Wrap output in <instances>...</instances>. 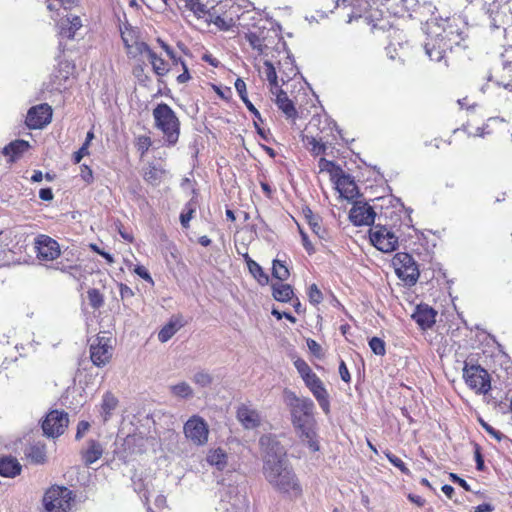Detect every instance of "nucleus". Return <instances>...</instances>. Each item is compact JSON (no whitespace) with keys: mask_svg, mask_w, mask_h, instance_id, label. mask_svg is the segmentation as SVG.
<instances>
[{"mask_svg":"<svg viewBox=\"0 0 512 512\" xmlns=\"http://www.w3.org/2000/svg\"><path fill=\"white\" fill-rule=\"evenodd\" d=\"M153 71L158 76H164L169 72V64L164 59L159 57L153 50L147 56Z\"/></svg>","mask_w":512,"mask_h":512,"instance_id":"39","label":"nucleus"},{"mask_svg":"<svg viewBox=\"0 0 512 512\" xmlns=\"http://www.w3.org/2000/svg\"><path fill=\"white\" fill-rule=\"evenodd\" d=\"M194 382L201 387H207L212 383V377L206 372H198L194 375Z\"/></svg>","mask_w":512,"mask_h":512,"instance_id":"57","label":"nucleus"},{"mask_svg":"<svg viewBox=\"0 0 512 512\" xmlns=\"http://www.w3.org/2000/svg\"><path fill=\"white\" fill-rule=\"evenodd\" d=\"M463 378L468 387L478 394H486L491 389L490 375L480 365L465 364L463 368Z\"/></svg>","mask_w":512,"mask_h":512,"instance_id":"7","label":"nucleus"},{"mask_svg":"<svg viewBox=\"0 0 512 512\" xmlns=\"http://www.w3.org/2000/svg\"><path fill=\"white\" fill-rule=\"evenodd\" d=\"M207 462L219 470H223L227 464V454L221 448L212 449L207 455Z\"/></svg>","mask_w":512,"mask_h":512,"instance_id":"37","label":"nucleus"},{"mask_svg":"<svg viewBox=\"0 0 512 512\" xmlns=\"http://www.w3.org/2000/svg\"><path fill=\"white\" fill-rule=\"evenodd\" d=\"M271 93L276 96L275 103L278 109L282 111L287 119L295 121L298 117V112L293 101L289 99L287 93L284 92L281 88L276 90H273L272 88Z\"/></svg>","mask_w":512,"mask_h":512,"instance_id":"21","label":"nucleus"},{"mask_svg":"<svg viewBox=\"0 0 512 512\" xmlns=\"http://www.w3.org/2000/svg\"><path fill=\"white\" fill-rule=\"evenodd\" d=\"M171 392L173 395L180 398H188L192 396V389L186 382H181L171 386Z\"/></svg>","mask_w":512,"mask_h":512,"instance_id":"46","label":"nucleus"},{"mask_svg":"<svg viewBox=\"0 0 512 512\" xmlns=\"http://www.w3.org/2000/svg\"><path fill=\"white\" fill-rule=\"evenodd\" d=\"M135 146L140 156L143 157L152 146V140L147 135H140L136 138Z\"/></svg>","mask_w":512,"mask_h":512,"instance_id":"45","label":"nucleus"},{"mask_svg":"<svg viewBox=\"0 0 512 512\" xmlns=\"http://www.w3.org/2000/svg\"><path fill=\"white\" fill-rule=\"evenodd\" d=\"M336 4L342 11V16L347 18V23L362 17H370V0H336Z\"/></svg>","mask_w":512,"mask_h":512,"instance_id":"11","label":"nucleus"},{"mask_svg":"<svg viewBox=\"0 0 512 512\" xmlns=\"http://www.w3.org/2000/svg\"><path fill=\"white\" fill-rule=\"evenodd\" d=\"M90 423L86 420H81L77 424L75 439L81 440L85 434L90 430Z\"/></svg>","mask_w":512,"mask_h":512,"instance_id":"58","label":"nucleus"},{"mask_svg":"<svg viewBox=\"0 0 512 512\" xmlns=\"http://www.w3.org/2000/svg\"><path fill=\"white\" fill-rule=\"evenodd\" d=\"M133 272L146 282L152 285L154 284L153 278L151 277L149 271L144 266L136 265L133 269Z\"/></svg>","mask_w":512,"mask_h":512,"instance_id":"59","label":"nucleus"},{"mask_svg":"<svg viewBox=\"0 0 512 512\" xmlns=\"http://www.w3.org/2000/svg\"><path fill=\"white\" fill-rule=\"evenodd\" d=\"M217 1L218 0H193L186 4L184 8L190 11L197 19H202L207 23L215 7L214 3H217Z\"/></svg>","mask_w":512,"mask_h":512,"instance_id":"20","label":"nucleus"},{"mask_svg":"<svg viewBox=\"0 0 512 512\" xmlns=\"http://www.w3.org/2000/svg\"><path fill=\"white\" fill-rule=\"evenodd\" d=\"M293 364L298 374L300 375L301 379L303 380L305 386L309 389V391L317 400L320 408L323 410L325 414H329L330 398L323 381L315 372H313L311 367L304 359L298 357L293 361Z\"/></svg>","mask_w":512,"mask_h":512,"instance_id":"3","label":"nucleus"},{"mask_svg":"<svg viewBox=\"0 0 512 512\" xmlns=\"http://www.w3.org/2000/svg\"><path fill=\"white\" fill-rule=\"evenodd\" d=\"M369 238L378 250L389 253L398 246V237L385 226L376 225L369 230Z\"/></svg>","mask_w":512,"mask_h":512,"instance_id":"10","label":"nucleus"},{"mask_svg":"<svg viewBox=\"0 0 512 512\" xmlns=\"http://www.w3.org/2000/svg\"><path fill=\"white\" fill-rule=\"evenodd\" d=\"M369 347L378 356H384L386 353L385 342L379 337H372L369 340Z\"/></svg>","mask_w":512,"mask_h":512,"instance_id":"49","label":"nucleus"},{"mask_svg":"<svg viewBox=\"0 0 512 512\" xmlns=\"http://www.w3.org/2000/svg\"><path fill=\"white\" fill-rule=\"evenodd\" d=\"M272 276L273 278L284 282L290 277V271L287 261L281 259H274L272 262Z\"/></svg>","mask_w":512,"mask_h":512,"instance_id":"35","label":"nucleus"},{"mask_svg":"<svg viewBox=\"0 0 512 512\" xmlns=\"http://www.w3.org/2000/svg\"><path fill=\"white\" fill-rule=\"evenodd\" d=\"M302 141L306 149L314 156L322 155L326 151V144L314 136L304 135Z\"/></svg>","mask_w":512,"mask_h":512,"instance_id":"34","label":"nucleus"},{"mask_svg":"<svg viewBox=\"0 0 512 512\" xmlns=\"http://www.w3.org/2000/svg\"><path fill=\"white\" fill-rule=\"evenodd\" d=\"M244 260L247 264V268L250 272V274L253 276V278L262 286H265L269 283V276L268 274L263 270V268L254 261L248 253H245L243 255Z\"/></svg>","mask_w":512,"mask_h":512,"instance_id":"31","label":"nucleus"},{"mask_svg":"<svg viewBox=\"0 0 512 512\" xmlns=\"http://www.w3.org/2000/svg\"><path fill=\"white\" fill-rule=\"evenodd\" d=\"M307 347L309 351L318 359H322L324 357V351L322 346L314 339L308 338L306 340Z\"/></svg>","mask_w":512,"mask_h":512,"instance_id":"51","label":"nucleus"},{"mask_svg":"<svg viewBox=\"0 0 512 512\" xmlns=\"http://www.w3.org/2000/svg\"><path fill=\"white\" fill-rule=\"evenodd\" d=\"M22 465L16 457L11 455L0 457V476L6 478H14L20 475Z\"/></svg>","mask_w":512,"mask_h":512,"instance_id":"26","label":"nucleus"},{"mask_svg":"<svg viewBox=\"0 0 512 512\" xmlns=\"http://www.w3.org/2000/svg\"><path fill=\"white\" fill-rule=\"evenodd\" d=\"M87 297L89 304L94 308L98 309L104 304V298L101 292L96 288H91L87 291Z\"/></svg>","mask_w":512,"mask_h":512,"instance_id":"44","label":"nucleus"},{"mask_svg":"<svg viewBox=\"0 0 512 512\" xmlns=\"http://www.w3.org/2000/svg\"><path fill=\"white\" fill-rule=\"evenodd\" d=\"M292 426L301 442L307 444L308 448L312 452H317L320 450V443L317 433V420H310Z\"/></svg>","mask_w":512,"mask_h":512,"instance_id":"13","label":"nucleus"},{"mask_svg":"<svg viewBox=\"0 0 512 512\" xmlns=\"http://www.w3.org/2000/svg\"><path fill=\"white\" fill-rule=\"evenodd\" d=\"M89 147H87V144H83L78 151L73 153L72 160L74 164H78L81 162L82 158L84 156L89 155Z\"/></svg>","mask_w":512,"mask_h":512,"instance_id":"61","label":"nucleus"},{"mask_svg":"<svg viewBox=\"0 0 512 512\" xmlns=\"http://www.w3.org/2000/svg\"><path fill=\"white\" fill-rule=\"evenodd\" d=\"M75 500L73 492L64 486L53 485L43 496V505L47 512H69Z\"/></svg>","mask_w":512,"mask_h":512,"instance_id":"5","label":"nucleus"},{"mask_svg":"<svg viewBox=\"0 0 512 512\" xmlns=\"http://www.w3.org/2000/svg\"><path fill=\"white\" fill-rule=\"evenodd\" d=\"M438 36L439 40L445 44L450 52H452L454 48L465 49L467 47L464 44L465 36L456 25H447Z\"/></svg>","mask_w":512,"mask_h":512,"instance_id":"18","label":"nucleus"},{"mask_svg":"<svg viewBox=\"0 0 512 512\" xmlns=\"http://www.w3.org/2000/svg\"><path fill=\"white\" fill-rule=\"evenodd\" d=\"M376 213L366 202L357 201L353 204L349 219L355 226H369L374 223Z\"/></svg>","mask_w":512,"mask_h":512,"instance_id":"16","label":"nucleus"},{"mask_svg":"<svg viewBox=\"0 0 512 512\" xmlns=\"http://www.w3.org/2000/svg\"><path fill=\"white\" fill-rule=\"evenodd\" d=\"M69 425V415L64 410H50L41 422L43 435L58 438L65 433Z\"/></svg>","mask_w":512,"mask_h":512,"instance_id":"8","label":"nucleus"},{"mask_svg":"<svg viewBox=\"0 0 512 512\" xmlns=\"http://www.w3.org/2000/svg\"><path fill=\"white\" fill-rule=\"evenodd\" d=\"M72 258L64 257L58 263L57 267L63 272H70L72 270H78L77 259L74 258V254L70 253Z\"/></svg>","mask_w":512,"mask_h":512,"instance_id":"47","label":"nucleus"},{"mask_svg":"<svg viewBox=\"0 0 512 512\" xmlns=\"http://www.w3.org/2000/svg\"><path fill=\"white\" fill-rule=\"evenodd\" d=\"M284 402L288 407L291 424L296 425L315 418V405L308 397H299L292 390H284Z\"/></svg>","mask_w":512,"mask_h":512,"instance_id":"4","label":"nucleus"},{"mask_svg":"<svg viewBox=\"0 0 512 512\" xmlns=\"http://www.w3.org/2000/svg\"><path fill=\"white\" fill-rule=\"evenodd\" d=\"M82 27L79 16L67 17L60 26V35L67 39H73L76 31Z\"/></svg>","mask_w":512,"mask_h":512,"instance_id":"32","label":"nucleus"},{"mask_svg":"<svg viewBox=\"0 0 512 512\" xmlns=\"http://www.w3.org/2000/svg\"><path fill=\"white\" fill-rule=\"evenodd\" d=\"M235 89L240 97V99L243 101L244 104L248 103L250 100L248 99L247 90H246V83L243 79L237 78L235 81Z\"/></svg>","mask_w":512,"mask_h":512,"instance_id":"54","label":"nucleus"},{"mask_svg":"<svg viewBox=\"0 0 512 512\" xmlns=\"http://www.w3.org/2000/svg\"><path fill=\"white\" fill-rule=\"evenodd\" d=\"M158 43L165 50L168 57L172 60L173 64L177 66L178 63H180L183 68V72L177 76V82L180 84L187 83L191 79V76L185 62L182 61L181 58H177L173 49L164 41L158 39Z\"/></svg>","mask_w":512,"mask_h":512,"instance_id":"29","label":"nucleus"},{"mask_svg":"<svg viewBox=\"0 0 512 512\" xmlns=\"http://www.w3.org/2000/svg\"><path fill=\"white\" fill-rule=\"evenodd\" d=\"M236 417L246 429L257 428L261 423L258 411L245 404H241L237 408Z\"/></svg>","mask_w":512,"mask_h":512,"instance_id":"22","label":"nucleus"},{"mask_svg":"<svg viewBox=\"0 0 512 512\" xmlns=\"http://www.w3.org/2000/svg\"><path fill=\"white\" fill-rule=\"evenodd\" d=\"M36 257L41 262H48L60 256L59 243L48 235L40 234L34 240Z\"/></svg>","mask_w":512,"mask_h":512,"instance_id":"12","label":"nucleus"},{"mask_svg":"<svg viewBox=\"0 0 512 512\" xmlns=\"http://www.w3.org/2000/svg\"><path fill=\"white\" fill-rule=\"evenodd\" d=\"M318 167L320 171H326L329 173H333L335 170L337 173H339V169H341L339 166L336 165L334 161L327 160L326 158H320L318 161Z\"/></svg>","mask_w":512,"mask_h":512,"instance_id":"53","label":"nucleus"},{"mask_svg":"<svg viewBox=\"0 0 512 512\" xmlns=\"http://www.w3.org/2000/svg\"><path fill=\"white\" fill-rule=\"evenodd\" d=\"M104 453L102 444L95 439H90L87 442V447L81 450L80 455L82 461L86 466H90L98 461Z\"/></svg>","mask_w":512,"mask_h":512,"instance_id":"23","label":"nucleus"},{"mask_svg":"<svg viewBox=\"0 0 512 512\" xmlns=\"http://www.w3.org/2000/svg\"><path fill=\"white\" fill-rule=\"evenodd\" d=\"M307 295L309 302L313 305H318L323 301V294L315 283L308 287Z\"/></svg>","mask_w":512,"mask_h":512,"instance_id":"48","label":"nucleus"},{"mask_svg":"<svg viewBox=\"0 0 512 512\" xmlns=\"http://www.w3.org/2000/svg\"><path fill=\"white\" fill-rule=\"evenodd\" d=\"M25 457L33 464H44L46 462V446L38 442L28 446L24 451Z\"/></svg>","mask_w":512,"mask_h":512,"instance_id":"30","label":"nucleus"},{"mask_svg":"<svg viewBox=\"0 0 512 512\" xmlns=\"http://www.w3.org/2000/svg\"><path fill=\"white\" fill-rule=\"evenodd\" d=\"M163 174L164 170L157 168L155 165H149L144 170L143 178L148 184L157 186L160 184Z\"/></svg>","mask_w":512,"mask_h":512,"instance_id":"41","label":"nucleus"},{"mask_svg":"<svg viewBox=\"0 0 512 512\" xmlns=\"http://www.w3.org/2000/svg\"><path fill=\"white\" fill-rule=\"evenodd\" d=\"M388 461L396 468H398L403 474L410 476L411 471L406 466V464L396 455H394L392 452L387 451L384 453Z\"/></svg>","mask_w":512,"mask_h":512,"instance_id":"43","label":"nucleus"},{"mask_svg":"<svg viewBox=\"0 0 512 512\" xmlns=\"http://www.w3.org/2000/svg\"><path fill=\"white\" fill-rule=\"evenodd\" d=\"M228 6L230 8L234 7V5L230 4L228 1L222 2L221 0H218L207 23H213L221 30H229L233 27L235 22L233 17L227 11Z\"/></svg>","mask_w":512,"mask_h":512,"instance_id":"17","label":"nucleus"},{"mask_svg":"<svg viewBox=\"0 0 512 512\" xmlns=\"http://www.w3.org/2000/svg\"><path fill=\"white\" fill-rule=\"evenodd\" d=\"M392 265L398 278L405 282V284L409 286L416 284L420 271L412 255L406 252H398L392 259Z\"/></svg>","mask_w":512,"mask_h":512,"instance_id":"6","label":"nucleus"},{"mask_svg":"<svg viewBox=\"0 0 512 512\" xmlns=\"http://www.w3.org/2000/svg\"><path fill=\"white\" fill-rule=\"evenodd\" d=\"M425 51L430 60L439 62L446 57V53L449 51L445 44L439 40V36L430 38L425 44Z\"/></svg>","mask_w":512,"mask_h":512,"instance_id":"24","label":"nucleus"},{"mask_svg":"<svg viewBox=\"0 0 512 512\" xmlns=\"http://www.w3.org/2000/svg\"><path fill=\"white\" fill-rule=\"evenodd\" d=\"M263 471L266 479L282 493L293 498L302 495V487L291 468L284 465L281 456L267 453L264 459Z\"/></svg>","mask_w":512,"mask_h":512,"instance_id":"1","label":"nucleus"},{"mask_svg":"<svg viewBox=\"0 0 512 512\" xmlns=\"http://www.w3.org/2000/svg\"><path fill=\"white\" fill-rule=\"evenodd\" d=\"M154 126L161 131L166 146H174L180 137L181 122L175 111L166 103H158L152 111Z\"/></svg>","mask_w":512,"mask_h":512,"instance_id":"2","label":"nucleus"},{"mask_svg":"<svg viewBox=\"0 0 512 512\" xmlns=\"http://www.w3.org/2000/svg\"><path fill=\"white\" fill-rule=\"evenodd\" d=\"M481 425L490 436H492L498 441L502 439L503 434L500 431L496 430L495 428H493L491 425L484 421H481Z\"/></svg>","mask_w":512,"mask_h":512,"instance_id":"63","label":"nucleus"},{"mask_svg":"<svg viewBox=\"0 0 512 512\" xmlns=\"http://www.w3.org/2000/svg\"><path fill=\"white\" fill-rule=\"evenodd\" d=\"M412 317L422 329H427L435 323L436 312L430 307L418 306Z\"/></svg>","mask_w":512,"mask_h":512,"instance_id":"28","label":"nucleus"},{"mask_svg":"<svg viewBox=\"0 0 512 512\" xmlns=\"http://www.w3.org/2000/svg\"><path fill=\"white\" fill-rule=\"evenodd\" d=\"M261 33L249 32L245 35L246 40L250 44L253 50L257 52L258 55H262L265 53L267 49V44L265 43V38L261 35Z\"/></svg>","mask_w":512,"mask_h":512,"instance_id":"38","label":"nucleus"},{"mask_svg":"<svg viewBox=\"0 0 512 512\" xmlns=\"http://www.w3.org/2000/svg\"><path fill=\"white\" fill-rule=\"evenodd\" d=\"M334 176L336 178V189L340 193L341 197L347 200H353L357 197L358 187L350 175L345 174L342 169H339V173H336Z\"/></svg>","mask_w":512,"mask_h":512,"instance_id":"19","label":"nucleus"},{"mask_svg":"<svg viewBox=\"0 0 512 512\" xmlns=\"http://www.w3.org/2000/svg\"><path fill=\"white\" fill-rule=\"evenodd\" d=\"M302 215L304 216L307 224L312 232L320 239H325L327 236L326 229L322 226V218L320 215L315 214L309 206L302 208Z\"/></svg>","mask_w":512,"mask_h":512,"instance_id":"25","label":"nucleus"},{"mask_svg":"<svg viewBox=\"0 0 512 512\" xmlns=\"http://www.w3.org/2000/svg\"><path fill=\"white\" fill-rule=\"evenodd\" d=\"M112 358L110 339L97 337L90 345V359L98 367L105 366Z\"/></svg>","mask_w":512,"mask_h":512,"instance_id":"15","label":"nucleus"},{"mask_svg":"<svg viewBox=\"0 0 512 512\" xmlns=\"http://www.w3.org/2000/svg\"><path fill=\"white\" fill-rule=\"evenodd\" d=\"M339 374L342 381H344L347 384L351 382V375L344 360H341L339 363Z\"/></svg>","mask_w":512,"mask_h":512,"instance_id":"62","label":"nucleus"},{"mask_svg":"<svg viewBox=\"0 0 512 512\" xmlns=\"http://www.w3.org/2000/svg\"><path fill=\"white\" fill-rule=\"evenodd\" d=\"M297 227H298V231H299V234H300V237H301V242H302V245H303L305 251L309 255L314 254L315 253V247L312 244V242L309 240V237H308L307 233L304 231V229L302 228V226L299 223H297Z\"/></svg>","mask_w":512,"mask_h":512,"instance_id":"50","label":"nucleus"},{"mask_svg":"<svg viewBox=\"0 0 512 512\" xmlns=\"http://www.w3.org/2000/svg\"><path fill=\"white\" fill-rule=\"evenodd\" d=\"M194 212L195 210L193 208H187L186 210L181 212L180 222L184 228L189 227V222L192 219Z\"/></svg>","mask_w":512,"mask_h":512,"instance_id":"60","label":"nucleus"},{"mask_svg":"<svg viewBox=\"0 0 512 512\" xmlns=\"http://www.w3.org/2000/svg\"><path fill=\"white\" fill-rule=\"evenodd\" d=\"M501 59L504 69L512 73V45L504 49V52L501 54Z\"/></svg>","mask_w":512,"mask_h":512,"instance_id":"55","label":"nucleus"},{"mask_svg":"<svg viewBox=\"0 0 512 512\" xmlns=\"http://www.w3.org/2000/svg\"><path fill=\"white\" fill-rule=\"evenodd\" d=\"M211 87L220 98H222L224 100L230 99L231 89L229 87H226L224 90L215 84H211Z\"/></svg>","mask_w":512,"mask_h":512,"instance_id":"64","label":"nucleus"},{"mask_svg":"<svg viewBox=\"0 0 512 512\" xmlns=\"http://www.w3.org/2000/svg\"><path fill=\"white\" fill-rule=\"evenodd\" d=\"M182 324L178 321L170 320L162 329L158 332V340L162 343L167 342L171 339L176 332L181 328Z\"/></svg>","mask_w":512,"mask_h":512,"instance_id":"40","label":"nucleus"},{"mask_svg":"<svg viewBox=\"0 0 512 512\" xmlns=\"http://www.w3.org/2000/svg\"><path fill=\"white\" fill-rule=\"evenodd\" d=\"M121 38L125 48L138 40L137 33L132 28H125V30L121 31Z\"/></svg>","mask_w":512,"mask_h":512,"instance_id":"52","label":"nucleus"},{"mask_svg":"<svg viewBox=\"0 0 512 512\" xmlns=\"http://www.w3.org/2000/svg\"><path fill=\"white\" fill-rule=\"evenodd\" d=\"M127 56L131 59H138L143 55L148 56L151 52L150 47L143 41L137 40L133 44L125 48Z\"/></svg>","mask_w":512,"mask_h":512,"instance_id":"36","label":"nucleus"},{"mask_svg":"<svg viewBox=\"0 0 512 512\" xmlns=\"http://www.w3.org/2000/svg\"><path fill=\"white\" fill-rule=\"evenodd\" d=\"M80 177L88 185L92 184L94 181L93 171L86 164L80 166Z\"/></svg>","mask_w":512,"mask_h":512,"instance_id":"56","label":"nucleus"},{"mask_svg":"<svg viewBox=\"0 0 512 512\" xmlns=\"http://www.w3.org/2000/svg\"><path fill=\"white\" fill-rule=\"evenodd\" d=\"M183 431L185 437L197 446H203L208 442L209 427L199 415L191 416L185 422Z\"/></svg>","mask_w":512,"mask_h":512,"instance_id":"9","label":"nucleus"},{"mask_svg":"<svg viewBox=\"0 0 512 512\" xmlns=\"http://www.w3.org/2000/svg\"><path fill=\"white\" fill-rule=\"evenodd\" d=\"M52 108L43 103L31 107L26 116L25 123L30 129H41L51 122Z\"/></svg>","mask_w":512,"mask_h":512,"instance_id":"14","label":"nucleus"},{"mask_svg":"<svg viewBox=\"0 0 512 512\" xmlns=\"http://www.w3.org/2000/svg\"><path fill=\"white\" fill-rule=\"evenodd\" d=\"M272 296L276 301L289 302L294 297V291L291 285L280 281L272 284Z\"/></svg>","mask_w":512,"mask_h":512,"instance_id":"33","label":"nucleus"},{"mask_svg":"<svg viewBox=\"0 0 512 512\" xmlns=\"http://www.w3.org/2000/svg\"><path fill=\"white\" fill-rule=\"evenodd\" d=\"M264 70H265L264 72H265L266 79L268 80V82L271 86L270 90L272 88H273V90L279 89L280 86L278 84L276 68L274 67L272 62L265 61L264 62Z\"/></svg>","mask_w":512,"mask_h":512,"instance_id":"42","label":"nucleus"},{"mask_svg":"<svg viewBox=\"0 0 512 512\" xmlns=\"http://www.w3.org/2000/svg\"><path fill=\"white\" fill-rule=\"evenodd\" d=\"M118 404V398L111 391L104 393L100 404V415L104 423L110 420Z\"/></svg>","mask_w":512,"mask_h":512,"instance_id":"27","label":"nucleus"}]
</instances>
